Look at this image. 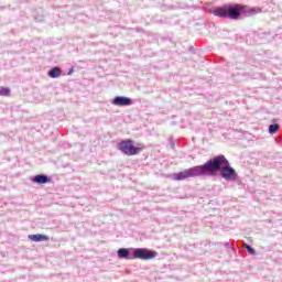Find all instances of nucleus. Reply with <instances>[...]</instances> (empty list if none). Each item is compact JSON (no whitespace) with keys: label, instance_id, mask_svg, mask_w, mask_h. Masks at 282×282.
Wrapping results in <instances>:
<instances>
[{"label":"nucleus","instance_id":"18","mask_svg":"<svg viewBox=\"0 0 282 282\" xmlns=\"http://www.w3.org/2000/svg\"><path fill=\"white\" fill-rule=\"evenodd\" d=\"M68 72H74V66H72L70 68H68Z\"/></svg>","mask_w":282,"mask_h":282},{"label":"nucleus","instance_id":"17","mask_svg":"<svg viewBox=\"0 0 282 282\" xmlns=\"http://www.w3.org/2000/svg\"><path fill=\"white\" fill-rule=\"evenodd\" d=\"M35 21H43V19H40L39 17H35Z\"/></svg>","mask_w":282,"mask_h":282},{"label":"nucleus","instance_id":"3","mask_svg":"<svg viewBox=\"0 0 282 282\" xmlns=\"http://www.w3.org/2000/svg\"><path fill=\"white\" fill-rule=\"evenodd\" d=\"M118 151H121L123 155H138L139 153L142 152V148L137 147L133 144V140L127 139V140H121L118 145H117Z\"/></svg>","mask_w":282,"mask_h":282},{"label":"nucleus","instance_id":"5","mask_svg":"<svg viewBox=\"0 0 282 282\" xmlns=\"http://www.w3.org/2000/svg\"><path fill=\"white\" fill-rule=\"evenodd\" d=\"M134 250L135 248H120L117 250V257L118 259H126L128 261H133Z\"/></svg>","mask_w":282,"mask_h":282},{"label":"nucleus","instance_id":"14","mask_svg":"<svg viewBox=\"0 0 282 282\" xmlns=\"http://www.w3.org/2000/svg\"><path fill=\"white\" fill-rule=\"evenodd\" d=\"M170 147H171V149H175V142L170 141Z\"/></svg>","mask_w":282,"mask_h":282},{"label":"nucleus","instance_id":"10","mask_svg":"<svg viewBox=\"0 0 282 282\" xmlns=\"http://www.w3.org/2000/svg\"><path fill=\"white\" fill-rule=\"evenodd\" d=\"M0 96H10V88L0 86Z\"/></svg>","mask_w":282,"mask_h":282},{"label":"nucleus","instance_id":"8","mask_svg":"<svg viewBox=\"0 0 282 282\" xmlns=\"http://www.w3.org/2000/svg\"><path fill=\"white\" fill-rule=\"evenodd\" d=\"M29 239L30 241H34L35 243H39L41 241H50V237L43 234L29 235Z\"/></svg>","mask_w":282,"mask_h":282},{"label":"nucleus","instance_id":"1","mask_svg":"<svg viewBox=\"0 0 282 282\" xmlns=\"http://www.w3.org/2000/svg\"><path fill=\"white\" fill-rule=\"evenodd\" d=\"M218 173L226 182H237L239 177L235 167L230 166V161L224 154H220L209 159L203 165H196L183 172L174 173L173 180L182 182L191 177H215Z\"/></svg>","mask_w":282,"mask_h":282},{"label":"nucleus","instance_id":"4","mask_svg":"<svg viewBox=\"0 0 282 282\" xmlns=\"http://www.w3.org/2000/svg\"><path fill=\"white\" fill-rule=\"evenodd\" d=\"M155 257H158L156 251L148 248H134V260L151 261V259H155Z\"/></svg>","mask_w":282,"mask_h":282},{"label":"nucleus","instance_id":"11","mask_svg":"<svg viewBox=\"0 0 282 282\" xmlns=\"http://www.w3.org/2000/svg\"><path fill=\"white\" fill-rule=\"evenodd\" d=\"M61 74H63V73L62 72H48L47 73L50 78H61Z\"/></svg>","mask_w":282,"mask_h":282},{"label":"nucleus","instance_id":"19","mask_svg":"<svg viewBox=\"0 0 282 282\" xmlns=\"http://www.w3.org/2000/svg\"><path fill=\"white\" fill-rule=\"evenodd\" d=\"M72 74H73L72 72H68V73H67L68 76H72Z\"/></svg>","mask_w":282,"mask_h":282},{"label":"nucleus","instance_id":"6","mask_svg":"<svg viewBox=\"0 0 282 282\" xmlns=\"http://www.w3.org/2000/svg\"><path fill=\"white\" fill-rule=\"evenodd\" d=\"M111 105H115L116 107H131V105H133V99L124 96H116L111 100Z\"/></svg>","mask_w":282,"mask_h":282},{"label":"nucleus","instance_id":"15","mask_svg":"<svg viewBox=\"0 0 282 282\" xmlns=\"http://www.w3.org/2000/svg\"><path fill=\"white\" fill-rule=\"evenodd\" d=\"M225 248H230V242H224Z\"/></svg>","mask_w":282,"mask_h":282},{"label":"nucleus","instance_id":"12","mask_svg":"<svg viewBox=\"0 0 282 282\" xmlns=\"http://www.w3.org/2000/svg\"><path fill=\"white\" fill-rule=\"evenodd\" d=\"M245 248L249 254H252V256L257 254V250H254V248H252V246L246 245Z\"/></svg>","mask_w":282,"mask_h":282},{"label":"nucleus","instance_id":"16","mask_svg":"<svg viewBox=\"0 0 282 282\" xmlns=\"http://www.w3.org/2000/svg\"><path fill=\"white\" fill-rule=\"evenodd\" d=\"M188 51H189V52H195V47H194V46H189V47H188Z\"/></svg>","mask_w":282,"mask_h":282},{"label":"nucleus","instance_id":"2","mask_svg":"<svg viewBox=\"0 0 282 282\" xmlns=\"http://www.w3.org/2000/svg\"><path fill=\"white\" fill-rule=\"evenodd\" d=\"M257 12H261V9L250 8L241 3H226L212 10L214 17L228 19L229 21H239V19H243V17H254Z\"/></svg>","mask_w":282,"mask_h":282},{"label":"nucleus","instance_id":"13","mask_svg":"<svg viewBox=\"0 0 282 282\" xmlns=\"http://www.w3.org/2000/svg\"><path fill=\"white\" fill-rule=\"evenodd\" d=\"M48 72H63V69L61 68V66H54L51 69H48Z\"/></svg>","mask_w":282,"mask_h":282},{"label":"nucleus","instance_id":"7","mask_svg":"<svg viewBox=\"0 0 282 282\" xmlns=\"http://www.w3.org/2000/svg\"><path fill=\"white\" fill-rule=\"evenodd\" d=\"M33 184H50L52 182V177L47 176V174H37L31 178Z\"/></svg>","mask_w":282,"mask_h":282},{"label":"nucleus","instance_id":"9","mask_svg":"<svg viewBox=\"0 0 282 282\" xmlns=\"http://www.w3.org/2000/svg\"><path fill=\"white\" fill-rule=\"evenodd\" d=\"M279 129H281V126L279 123H272L269 126V133L271 135H274V133L279 132Z\"/></svg>","mask_w":282,"mask_h":282}]
</instances>
